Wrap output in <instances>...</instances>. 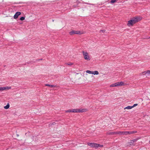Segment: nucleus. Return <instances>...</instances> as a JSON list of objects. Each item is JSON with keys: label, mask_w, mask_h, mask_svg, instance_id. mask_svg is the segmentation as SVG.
<instances>
[{"label": "nucleus", "mask_w": 150, "mask_h": 150, "mask_svg": "<svg viewBox=\"0 0 150 150\" xmlns=\"http://www.w3.org/2000/svg\"><path fill=\"white\" fill-rule=\"evenodd\" d=\"M142 19V18L140 17H136L128 21L127 25L128 26L132 25L140 21Z\"/></svg>", "instance_id": "nucleus-1"}, {"label": "nucleus", "mask_w": 150, "mask_h": 150, "mask_svg": "<svg viewBox=\"0 0 150 150\" xmlns=\"http://www.w3.org/2000/svg\"><path fill=\"white\" fill-rule=\"evenodd\" d=\"M125 85L123 81L115 83L110 85V87H112L117 86H122Z\"/></svg>", "instance_id": "nucleus-2"}, {"label": "nucleus", "mask_w": 150, "mask_h": 150, "mask_svg": "<svg viewBox=\"0 0 150 150\" xmlns=\"http://www.w3.org/2000/svg\"><path fill=\"white\" fill-rule=\"evenodd\" d=\"M88 144L89 146L93 148H97L98 147H103V145L99 144L97 143H88Z\"/></svg>", "instance_id": "nucleus-3"}, {"label": "nucleus", "mask_w": 150, "mask_h": 150, "mask_svg": "<svg viewBox=\"0 0 150 150\" xmlns=\"http://www.w3.org/2000/svg\"><path fill=\"white\" fill-rule=\"evenodd\" d=\"M88 111V109L86 108L82 109H72V112H85Z\"/></svg>", "instance_id": "nucleus-4"}, {"label": "nucleus", "mask_w": 150, "mask_h": 150, "mask_svg": "<svg viewBox=\"0 0 150 150\" xmlns=\"http://www.w3.org/2000/svg\"><path fill=\"white\" fill-rule=\"evenodd\" d=\"M82 52L84 59L87 61L90 60V57L88 53L87 52H85L84 51H83Z\"/></svg>", "instance_id": "nucleus-5"}, {"label": "nucleus", "mask_w": 150, "mask_h": 150, "mask_svg": "<svg viewBox=\"0 0 150 150\" xmlns=\"http://www.w3.org/2000/svg\"><path fill=\"white\" fill-rule=\"evenodd\" d=\"M137 132L136 131H123V134L127 135L128 134L136 133Z\"/></svg>", "instance_id": "nucleus-6"}, {"label": "nucleus", "mask_w": 150, "mask_h": 150, "mask_svg": "<svg viewBox=\"0 0 150 150\" xmlns=\"http://www.w3.org/2000/svg\"><path fill=\"white\" fill-rule=\"evenodd\" d=\"M140 75H147V76H149L150 75V70L145 71L142 72L140 74Z\"/></svg>", "instance_id": "nucleus-7"}, {"label": "nucleus", "mask_w": 150, "mask_h": 150, "mask_svg": "<svg viewBox=\"0 0 150 150\" xmlns=\"http://www.w3.org/2000/svg\"><path fill=\"white\" fill-rule=\"evenodd\" d=\"M21 14V13L20 12H17L14 16V18L15 19L17 18Z\"/></svg>", "instance_id": "nucleus-8"}, {"label": "nucleus", "mask_w": 150, "mask_h": 150, "mask_svg": "<svg viewBox=\"0 0 150 150\" xmlns=\"http://www.w3.org/2000/svg\"><path fill=\"white\" fill-rule=\"evenodd\" d=\"M75 34H82V33L79 31H75Z\"/></svg>", "instance_id": "nucleus-9"}, {"label": "nucleus", "mask_w": 150, "mask_h": 150, "mask_svg": "<svg viewBox=\"0 0 150 150\" xmlns=\"http://www.w3.org/2000/svg\"><path fill=\"white\" fill-rule=\"evenodd\" d=\"M132 108V106H128L124 108V110L127 109H131Z\"/></svg>", "instance_id": "nucleus-10"}, {"label": "nucleus", "mask_w": 150, "mask_h": 150, "mask_svg": "<svg viewBox=\"0 0 150 150\" xmlns=\"http://www.w3.org/2000/svg\"><path fill=\"white\" fill-rule=\"evenodd\" d=\"M93 74L94 75H98L99 74L98 72L97 71H93Z\"/></svg>", "instance_id": "nucleus-11"}, {"label": "nucleus", "mask_w": 150, "mask_h": 150, "mask_svg": "<svg viewBox=\"0 0 150 150\" xmlns=\"http://www.w3.org/2000/svg\"><path fill=\"white\" fill-rule=\"evenodd\" d=\"M69 34L71 35H73L75 34V30H72V31H71V32H70L69 33Z\"/></svg>", "instance_id": "nucleus-12"}, {"label": "nucleus", "mask_w": 150, "mask_h": 150, "mask_svg": "<svg viewBox=\"0 0 150 150\" xmlns=\"http://www.w3.org/2000/svg\"><path fill=\"white\" fill-rule=\"evenodd\" d=\"M4 90H9V89H10L11 88V87H8V86H6V87H4Z\"/></svg>", "instance_id": "nucleus-13"}, {"label": "nucleus", "mask_w": 150, "mask_h": 150, "mask_svg": "<svg viewBox=\"0 0 150 150\" xmlns=\"http://www.w3.org/2000/svg\"><path fill=\"white\" fill-rule=\"evenodd\" d=\"M45 86H48L49 87H55V86H54L53 85H49L48 84H45Z\"/></svg>", "instance_id": "nucleus-14"}, {"label": "nucleus", "mask_w": 150, "mask_h": 150, "mask_svg": "<svg viewBox=\"0 0 150 150\" xmlns=\"http://www.w3.org/2000/svg\"><path fill=\"white\" fill-rule=\"evenodd\" d=\"M93 71H89V70H87L86 72L87 73H88L89 74H93Z\"/></svg>", "instance_id": "nucleus-15"}, {"label": "nucleus", "mask_w": 150, "mask_h": 150, "mask_svg": "<svg viewBox=\"0 0 150 150\" xmlns=\"http://www.w3.org/2000/svg\"><path fill=\"white\" fill-rule=\"evenodd\" d=\"M9 105L8 103L6 106L4 107V108L5 109H8L9 108Z\"/></svg>", "instance_id": "nucleus-16"}, {"label": "nucleus", "mask_w": 150, "mask_h": 150, "mask_svg": "<svg viewBox=\"0 0 150 150\" xmlns=\"http://www.w3.org/2000/svg\"><path fill=\"white\" fill-rule=\"evenodd\" d=\"M128 143H129V144L130 145H133L134 144L132 140H131L129 142H128Z\"/></svg>", "instance_id": "nucleus-17"}, {"label": "nucleus", "mask_w": 150, "mask_h": 150, "mask_svg": "<svg viewBox=\"0 0 150 150\" xmlns=\"http://www.w3.org/2000/svg\"><path fill=\"white\" fill-rule=\"evenodd\" d=\"M107 134L110 135H113V132H108L107 133Z\"/></svg>", "instance_id": "nucleus-18"}, {"label": "nucleus", "mask_w": 150, "mask_h": 150, "mask_svg": "<svg viewBox=\"0 0 150 150\" xmlns=\"http://www.w3.org/2000/svg\"><path fill=\"white\" fill-rule=\"evenodd\" d=\"M65 64L71 66L73 64L71 62H69L68 63H66Z\"/></svg>", "instance_id": "nucleus-19"}, {"label": "nucleus", "mask_w": 150, "mask_h": 150, "mask_svg": "<svg viewBox=\"0 0 150 150\" xmlns=\"http://www.w3.org/2000/svg\"><path fill=\"white\" fill-rule=\"evenodd\" d=\"M118 134H123V132L119 131L118 132Z\"/></svg>", "instance_id": "nucleus-20"}, {"label": "nucleus", "mask_w": 150, "mask_h": 150, "mask_svg": "<svg viewBox=\"0 0 150 150\" xmlns=\"http://www.w3.org/2000/svg\"><path fill=\"white\" fill-rule=\"evenodd\" d=\"M65 112H72V109L71 110H68L66 111Z\"/></svg>", "instance_id": "nucleus-21"}, {"label": "nucleus", "mask_w": 150, "mask_h": 150, "mask_svg": "<svg viewBox=\"0 0 150 150\" xmlns=\"http://www.w3.org/2000/svg\"><path fill=\"white\" fill-rule=\"evenodd\" d=\"M137 140H138L137 139H133L132 140V141H133V143H134V142H136Z\"/></svg>", "instance_id": "nucleus-22"}, {"label": "nucleus", "mask_w": 150, "mask_h": 150, "mask_svg": "<svg viewBox=\"0 0 150 150\" xmlns=\"http://www.w3.org/2000/svg\"><path fill=\"white\" fill-rule=\"evenodd\" d=\"M25 19V18L24 17H22L20 18V20L21 21H23V20H24Z\"/></svg>", "instance_id": "nucleus-23"}, {"label": "nucleus", "mask_w": 150, "mask_h": 150, "mask_svg": "<svg viewBox=\"0 0 150 150\" xmlns=\"http://www.w3.org/2000/svg\"><path fill=\"white\" fill-rule=\"evenodd\" d=\"M116 2V0H111L110 1L111 3H114Z\"/></svg>", "instance_id": "nucleus-24"}, {"label": "nucleus", "mask_w": 150, "mask_h": 150, "mask_svg": "<svg viewBox=\"0 0 150 150\" xmlns=\"http://www.w3.org/2000/svg\"><path fill=\"white\" fill-rule=\"evenodd\" d=\"M113 135L118 134V132H113Z\"/></svg>", "instance_id": "nucleus-25"}, {"label": "nucleus", "mask_w": 150, "mask_h": 150, "mask_svg": "<svg viewBox=\"0 0 150 150\" xmlns=\"http://www.w3.org/2000/svg\"><path fill=\"white\" fill-rule=\"evenodd\" d=\"M4 90V88L3 87H0V91H3Z\"/></svg>", "instance_id": "nucleus-26"}, {"label": "nucleus", "mask_w": 150, "mask_h": 150, "mask_svg": "<svg viewBox=\"0 0 150 150\" xmlns=\"http://www.w3.org/2000/svg\"><path fill=\"white\" fill-rule=\"evenodd\" d=\"M137 104H134L133 106H132V108L136 106H137Z\"/></svg>", "instance_id": "nucleus-27"}, {"label": "nucleus", "mask_w": 150, "mask_h": 150, "mask_svg": "<svg viewBox=\"0 0 150 150\" xmlns=\"http://www.w3.org/2000/svg\"><path fill=\"white\" fill-rule=\"evenodd\" d=\"M105 30H100V32H103V33H104V32H105Z\"/></svg>", "instance_id": "nucleus-28"}, {"label": "nucleus", "mask_w": 150, "mask_h": 150, "mask_svg": "<svg viewBox=\"0 0 150 150\" xmlns=\"http://www.w3.org/2000/svg\"><path fill=\"white\" fill-rule=\"evenodd\" d=\"M94 76H91V78H92V80H93V78H94Z\"/></svg>", "instance_id": "nucleus-29"}, {"label": "nucleus", "mask_w": 150, "mask_h": 150, "mask_svg": "<svg viewBox=\"0 0 150 150\" xmlns=\"http://www.w3.org/2000/svg\"><path fill=\"white\" fill-rule=\"evenodd\" d=\"M150 143V141L149 142Z\"/></svg>", "instance_id": "nucleus-30"}]
</instances>
